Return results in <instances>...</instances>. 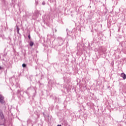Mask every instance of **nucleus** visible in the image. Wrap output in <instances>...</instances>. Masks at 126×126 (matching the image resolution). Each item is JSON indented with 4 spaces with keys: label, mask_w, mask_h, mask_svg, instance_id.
<instances>
[{
    "label": "nucleus",
    "mask_w": 126,
    "mask_h": 126,
    "mask_svg": "<svg viewBox=\"0 0 126 126\" xmlns=\"http://www.w3.org/2000/svg\"><path fill=\"white\" fill-rule=\"evenodd\" d=\"M4 98L2 95L0 94V103L3 104L4 103V100H3Z\"/></svg>",
    "instance_id": "obj_1"
},
{
    "label": "nucleus",
    "mask_w": 126,
    "mask_h": 126,
    "mask_svg": "<svg viewBox=\"0 0 126 126\" xmlns=\"http://www.w3.org/2000/svg\"><path fill=\"white\" fill-rule=\"evenodd\" d=\"M121 77H122L124 80L126 79V75L125 73H122Z\"/></svg>",
    "instance_id": "obj_2"
},
{
    "label": "nucleus",
    "mask_w": 126,
    "mask_h": 126,
    "mask_svg": "<svg viewBox=\"0 0 126 126\" xmlns=\"http://www.w3.org/2000/svg\"><path fill=\"white\" fill-rule=\"evenodd\" d=\"M66 32H67V35L68 36H70V35H71L70 34H71V33H72V32L69 31L68 30V29H67V30H66Z\"/></svg>",
    "instance_id": "obj_3"
},
{
    "label": "nucleus",
    "mask_w": 126,
    "mask_h": 126,
    "mask_svg": "<svg viewBox=\"0 0 126 126\" xmlns=\"http://www.w3.org/2000/svg\"><path fill=\"white\" fill-rule=\"evenodd\" d=\"M100 50L101 52L102 53V54H104L105 53V50H104V48H100Z\"/></svg>",
    "instance_id": "obj_4"
},
{
    "label": "nucleus",
    "mask_w": 126,
    "mask_h": 126,
    "mask_svg": "<svg viewBox=\"0 0 126 126\" xmlns=\"http://www.w3.org/2000/svg\"><path fill=\"white\" fill-rule=\"evenodd\" d=\"M33 45H34V42L32 41H30V46H31V47H32V46H33Z\"/></svg>",
    "instance_id": "obj_5"
},
{
    "label": "nucleus",
    "mask_w": 126,
    "mask_h": 126,
    "mask_svg": "<svg viewBox=\"0 0 126 126\" xmlns=\"http://www.w3.org/2000/svg\"><path fill=\"white\" fill-rule=\"evenodd\" d=\"M0 116L1 119H3V114L2 112H0Z\"/></svg>",
    "instance_id": "obj_6"
},
{
    "label": "nucleus",
    "mask_w": 126,
    "mask_h": 126,
    "mask_svg": "<svg viewBox=\"0 0 126 126\" xmlns=\"http://www.w3.org/2000/svg\"><path fill=\"white\" fill-rule=\"evenodd\" d=\"M16 28H17V32L18 33H19V28H18V26H16Z\"/></svg>",
    "instance_id": "obj_7"
},
{
    "label": "nucleus",
    "mask_w": 126,
    "mask_h": 126,
    "mask_svg": "<svg viewBox=\"0 0 126 126\" xmlns=\"http://www.w3.org/2000/svg\"><path fill=\"white\" fill-rule=\"evenodd\" d=\"M22 66H23V67H26V64L24 63V64H22Z\"/></svg>",
    "instance_id": "obj_8"
},
{
    "label": "nucleus",
    "mask_w": 126,
    "mask_h": 126,
    "mask_svg": "<svg viewBox=\"0 0 126 126\" xmlns=\"http://www.w3.org/2000/svg\"><path fill=\"white\" fill-rule=\"evenodd\" d=\"M28 37H29V39H30V38H31L30 35H29L28 36Z\"/></svg>",
    "instance_id": "obj_9"
},
{
    "label": "nucleus",
    "mask_w": 126,
    "mask_h": 126,
    "mask_svg": "<svg viewBox=\"0 0 126 126\" xmlns=\"http://www.w3.org/2000/svg\"><path fill=\"white\" fill-rule=\"evenodd\" d=\"M42 4H45V2H43Z\"/></svg>",
    "instance_id": "obj_10"
},
{
    "label": "nucleus",
    "mask_w": 126,
    "mask_h": 126,
    "mask_svg": "<svg viewBox=\"0 0 126 126\" xmlns=\"http://www.w3.org/2000/svg\"><path fill=\"white\" fill-rule=\"evenodd\" d=\"M57 126H62L61 125H58Z\"/></svg>",
    "instance_id": "obj_11"
},
{
    "label": "nucleus",
    "mask_w": 126,
    "mask_h": 126,
    "mask_svg": "<svg viewBox=\"0 0 126 126\" xmlns=\"http://www.w3.org/2000/svg\"><path fill=\"white\" fill-rule=\"evenodd\" d=\"M1 69V67H0V69Z\"/></svg>",
    "instance_id": "obj_12"
},
{
    "label": "nucleus",
    "mask_w": 126,
    "mask_h": 126,
    "mask_svg": "<svg viewBox=\"0 0 126 126\" xmlns=\"http://www.w3.org/2000/svg\"><path fill=\"white\" fill-rule=\"evenodd\" d=\"M55 32H57V30H55Z\"/></svg>",
    "instance_id": "obj_13"
}]
</instances>
